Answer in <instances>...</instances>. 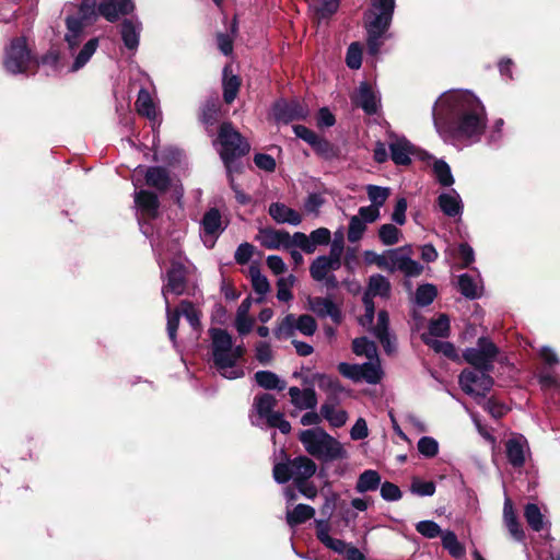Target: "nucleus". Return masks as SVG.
<instances>
[{
    "label": "nucleus",
    "instance_id": "nucleus-1",
    "mask_svg": "<svg viewBox=\"0 0 560 560\" xmlns=\"http://www.w3.org/2000/svg\"><path fill=\"white\" fill-rule=\"evenodd\" d=\"M436 132L453 145H471L481 140L487 127V113L481 101L467 90L441 94L432 108Z\"/></svg>",
    "mask_w": 560,
    "mask_h": 560
},
{
    "label": "nucleus",
    "instance_id": "nucleus-2",
    "mask_svg": "<svg viewBox=\"0 0 560 560\" xmlns=\"http://www.w3.org/2000/svg\"><path fill=\"white\" fill-rule=\"evenodd\" d=\"M91 0H88L80 11H68L65 18L66 32L63 40L69 56L73 59L70 72L83 69L100 46V38L91 34L95 24V14Z\"/></svg>",
    "mask_w": 560,
    "mask_h": 560
},
{
    "label": "nucleus",
    "instance_id": "nucleus-3",
    "mask_svg": "<svg viewBox=\"0 0 560 560\" xmlns=\"http://www.w3.org/2000/svg\"><path fill=\"white\" fill-rule=\"evenodd\" d=\"M212 360L218 372L228 380H236L244 376V369L238 365L245 349L242 345L234 346L232 336L224 329L211 328Z\"/></svg>",
    "mask_w": 560,
    "mask_h": 560
},
{
    "label": "nucleus",
    "instance_id": "nucleus-4",
    "mask_svg": "<svg viewBox=\"0 0 560 560\" xmlns=\"http://www.w3.org/2000/svg\"><path fill=\"white\" fill-rule=\"evenodd\" d=\"M396 2L395 0H371V9L366 13L368 51L376 56L390 26Z\"/></svg>",
    "mask_w": 560,
    "mask_h": 560
},
{
    "label": "nucleus",
    "instance_id": "nucleus-5",
    "mask_svg": "<svg viewBox=\"0 0 560 560\" xmlns=\"http://www.w3.org/2000/svg\"><path fill=\"white\" fill-rule=\"evenodd\" d=\"M299 440L311 456L322 462L328 463L348 457L343 445L319 427L301 431Z\"/></svg>",
    "mask_w": 560,
    "mask_h": 560
},
{
    "label": "nucleus",
    "instance_id": "nucleus-6",
    "mask_svg": "<svg viewBox=\"0 0 560 560\" xmlns=\"http://www.w3.org/2000/svg\"><path fill=\"white\" fill-rule=\"evenodd\" d=\"M218 152L225 166L228 177L241 173L240 159L249 152V143L236 131L230 122H223L218 136Z\"/></svg>",
    "mask_w": 560,
    "mask_h": 560
},
{
    "label": "nucleus",
    "instance_id": "nucleus-7",
    "mask_svg": "<svg viewBox=\"0 0 560 560\" xmlns=\"http://www.w3.org/2000/svg\"><path fill=\"white\" fill-rule=\"evenodd\" d=\"M187 267L179 260L174 259L171 268L167 270L165 279L166 282L162 288V295L165 301V308L167 315V334L168 338L176 345V332L179 324V313L171 314V303L168 300L170 294L182 295L186 291L187 285Z\"/></svg>",
    "mask_w": 560,
    "mask_h": 560
},
{
    "label": "nucleus",
    "instance_id": "nucleus-8",
    "mask_svg": "<svg viewBox=\"0 0 560 560\" xmlns=\"http://www.w3.org/2000/svg\"><path fill=\"white\" fill-rule=\"evenodd\" d=\"M317 466L307 456H298L285 463H278L273 466V478L278 483H285L293 480L295 485L306 482L316 472Z\"/></svg>",
    "mask_w": 560,
    "mask_h": 560
},
{
    "label": "nucleus",
    "instance_id": "nucleus-9",
    "mask_svg": "<svg viewBox=\"0 0 560 560\" xmlns=\"http://www.w3.org/2000/svg\"><path fill=\"white\" fill-rule=\"evenodd\" d=\"M34 63L25 37L11 39L4 49L3 66L12 74L25 73Z\"/></svg>",
    "mask_w": 560,
    "mask_h": 560
},
{
    "label": "nucleus",
    "instance_id": "nucleus-10",
    "mask_svg": "<svg viewBox=\"0 0 560 560\" xmlns=\"http://www.w3.org/2000/svg\"><path fill=\"white\" fill-rule=\"evenodd\" d=\"M491 371L486 370H464L458 376L460 388L469 396L474 397L477 402L485 399L493 386V378L490 376Z\"/></svg>",
    "mask_w": 560,
    "mask_h": 560
},
{
    "label": "nucleus",
    "instance_id": "nucleus-11",
    "mask_svg": "<svg viewBox=\"0 0 560 560\" xmlns=\"http://www.w3.org/2000/svg\"><path fill=\"white\" fill-rule=\"evenodd\" d=\"M88 0H82L78 7H72V11H80ZM95 14V22L98 16H103L108 22H116L120 15L133 13L136 4L132 0H91L90 3Z\"/></svg>",
    "mask_w": 560,
    "mask_h": 560
},
{
    "label": "nucleus",
    "instance_id": "nucleus-12",
    "mask_svg": "<svg viewBox=\"0 0 560 560\" xmlns=\"http://www.w3.org/2000/svg\"><path fill=\"white\" fill-rule=\"evenodd\" d=\"M498 354L499 348L489 338L480 337L476 347L464 350L463 358L475 369L492 371Z\"/></svg>",
    "mask_w": 560,
    "mask_h": 560
},
{
    "label": "nucleus",
    "instance_id": "nucleus-13",
    "mask_svg": "<svg viewBox=\"0 0 560 560\" xmlns=\"http://www.w3.org/2000/svg\"><path fill=\"white\" fill-rule=\"evenodd\" d=\"M412 247L410 245L400 246L394 249H387L386 271H400L406 277H418L423 270V266L411 258Z\"/></svg>",
    "mask_w": 560,
    "mask_h": 560
},
{
    "label": "nucleus",
    "instance_id": "nucleus-14",
    "mask_svg": "<svg viewBox=\"0 0 560 560\" xmlns=\"http://www.w3.org/2000/svg\"><path fill=\"white\" fill-rule=\"evenodd\" d=\"M135 203L141 212V218L138 219L141 232L148 237L151 234V225L145 223L143 218L154 219L159 212L158 196L148 190H139L135 194Z\"/></svg>",
    "mask_w": 560,
    "mask_h": 560
},
{
    "label": "nucleus",
    "instance_id": "nucleus-15",
    "mask_svg": "<svg viewBox=\"0 0 560 560\" xmlns=\"http://www.w3.org/2000/svg\"><path fill=\"white\" fill-rule=\"evenodd\" d=\"M351 101L355 106L362 108L366 115L377 114L381 107V95L378 91L374 90L365 81L360 83L351 96Z\"/></svg>",
    "mask_w": 560,
    "mask_h": 560
},
{
    "label": "nucleus",
    "instance_id": "nucleus-16",
    "mask_svg": "<svg viewBox=\"0 0 560 560\" xmlns=\"http://www.w3.org/2000/svg\"><path fill=\"white\" fill-rule=\"evenodd\" d=\"M224 231L222 217L217 208L209 209L201 220L200 236L208 247H212L218 236Z\"/></svg>",
    "mask_w": 560,
    "mask_h": 560
},
{
    "label": "nucleus",
    "instance_id": "nucleus-17",
    "mask_svg": "<svg viewBox=\"0 0 560 560\" xmlns=\"http://www.w3.org/2000/svg\"><path fill=\"white\" fill-rule=\"evenodd\" d=\"M308 108L298 100L291 102L278 101L273 105V116L277 121L290 122L293 120L305 119L308 116Z\"/></svg>",
    "mask_w": 560,
    "mask_h": 560
},
{
    "label": "nucleus",
    "instance_id": "nucleus-18",
    "mask_svg": "<svg viewBox=\"0 0 560 560\" xmlns=\"http://www.w3.org/2000/svg\"><path fill=\"white\" fill-rule=\"evenodd\" d=\"M307 308L320 318L330 317L336 324L341 322V311L330 298L308 296Z\"/></svg>",
    "mask_w": 560,
    "mask_h": 560
},
{
    "label": "nucleus",
    "instance_id": "nucleus-19",
    "mask_svg": "<svg viewBox=\"0 0 560 560\" xmlns=\"http://www.w3.org/2000/svg\"><path fill=\"white\" fill-rule=\"evenodd\" d=\"M440 210L450 218H460L464 210V203L456 189L450 188L441 192L436 198Z\"/></svg>",
    "mask_w": 560,
    "mask_h": 560
},
{
    "label": "nucleus",
    "instance_id": "nucleus-20",
    "mask_svg": "<svg viewBox=\"0 0 560 560\" xmlns=\"http://www.w3.org/2000/svg\"><path fill=\"white\" fill-rule=\"evenodd\" d=\"M388 149L390 158L396 165L407 166L411 163L413 145L406 138L392 136Z\"/></svg>",
    "mask_w": 560,
    "mask_h": 560
},
{
    "label": "nucleus",
    "instance_id": "nucleus-21",
    "mask_svg": "<svg viewBox=\"0 0 560 560\" xmlns=\"http://www.w3.org/2000/svg\"><path fill=\"white\" fill-rule=\"evenodd\" d=\"M256 240L267 249H289V232L284 230L260 229Z\"/></svg>",
    "mask_w": 560,
    "mask_h": 560
},
{
    "label": "nucleus",
    "instance_id": "nucleus-22",
    "mask_svg": "<svg viewBox=\"0 0 560 560\" xmlns=\"http://www.w3.org/2000/svg\"><path fill=\"white\" fill-rule=\"evenodd\" d=\"M142 22L137 16L125 19L120 24V36L125 47L129 50H137L140 43Z\"/></svg>",
    "mask_w": 560,
    "mask_h": 560
},
{
    "label": "nucleus",
    "instance_id": "nucleus-23",
    "mask_svg": "<svg viewBox=\"0 0 560 560\" xmlns=\"http://www.w3.org/2000/svg\"><path fill=\"white\" fill-rule=\"evenodd\" d=\"M505 453L509 463L513 467H522L525 464L526 455L528 453L527 441L523 435L509 439L505 444Z\"/></svg>",
    "mask_w": 560,
    "mask_h": 560
},
{
    "label": "nucleus",
    "instance_id": "nucleus-24",
    "mask_svg": "<svg viewBox=\"0 0 560 560\" xmlns=\"http://www.w3.org/2000/svg\"><path fill=\"white\" fill-rule=\"evenodd\" d=\"M289 395L292 405L299 410H315L317 406V395L314 388L307 387L300 389L296 386L289 388Z\"/></svg>",
    "mask_w": 560,
    "mask_h": 560
},
{
    "label": "nucleus",
    "instance_id": "nucleus-25",
    "mask_svg": "<svg viewBox=\"0 0 560 560\" xmlns=\"http://www.w3.org/2000/svg\"><path fill=\"white\" fill-rule=\"evenodd\" d=\"M288 330L296 329L305 336H313L317 330L316 320L307 314L295 317L293 314H288L282 320V327Z\"/></svg>",
    "mask_w": 560,
    "mask_h": 560
},
{
    "label": "nucleus",
    "instance_id": "nucleus-26",
    "mask_svg": "<svg viewBox=\"0 0 560 560\" xmlns=\"http://www.w3.org/2000/svg\"><path fill=\"white\" fill-rule=\"evenodd\" d=\"M269 215L277 223H288L291 225H299L302 221V218L298 211L292 208H289L284 203L281 202H272L269 206Z\"/></svg>",
    "mask_w": 560,
    "mask_h": 560
},
{
    "label": "nucleus",
    "instance_id": "nucleus-27",
    "mask_svg": "<svg viewBox=\"0 0 560 560\" xmlns=\"http://www.w3.org/2000/svg\"><path fill=\"white\" fill-rule=\"evenodd\" d=\"M458 290L469 300H476L481 296L482 282L479 275L463 273L458 277Z\"/></svg>",
    "mask_w": 560,
    "mask_h": 560
},
{
    "label": "nucleus",
    "instance_id": "nucleus-28",
    "mask_svg": "<svg viewBox=\"0 0 560 560\" xmlns=\"http://www.w3.org/2000/svg\"><path fill=\"white\" fill-rule=\"evenodd\" d=\"M503 521H504V524H505L510 535L516 541H523L525 538V533L516 517L512 501L509 498H505V500H504Z\"/></svg>",
    "mask_w": 560,
    "mask_h": 560
},
{
    "label": "nucleus",
    "instance_id": "nucleus-29",
    "mask_svg": "<svg viewBox=\"0 0 560 560\" xmlns=\"http://www.w3.org/2000/svg\"><path fill=\"white\" fill-rule=\"evenodd\" d=\"M341 262H336L329 257L323 255L318 256L310 267L311 277L318 282H322L330 271L338 270Z\"/></svg>",
    "mask_w": 560,
    "mask_h": 560
},
{
    "label": "nucleus",
    "instance_id": "nucleus-30",
    "mask_svg": "<svg viewBox=\"0 0 560 560\" xmlns=\"http://www.w3.org/2000/svg\"><path fill=\"white\" fill-rule=\"evenodd\" d=\"M277 405V399L273 395L264 393L257 395L254 398L253 409L259 416V418L265 419L266 423L269 422L271 416H273L277 411H273V408Z\"/></svg>",
    "mask_w": 560,
    "mask_h": 560
},
{
    "label": "nucleus",
    "instance_id": "nucleus-31",
    "mask_svg": "<svg viewBox=\"0 0 560 560\" xmlns=\"http://www.w3.org/2000/svg\"><path fill=\"white\" fill-rule=\"evenodd\" d=\"M136 108L141 116H144L153 121L156 120L158 109L149 91L144 88L139 90L138 97L136 101Z\"/></svg>",
    "mask_w": 560,
    "mask_h": 560
},
{
    "label": "nucleus",
    "instance_id": "nucleus-32",
    "mask_svg": "<svg viewBox=\"0 0 560 560\" xmlns=\"http://www.w3.org/2000/svg\"><path fill=\"white\" fill-rule=\"evenodd\" d=\"M250 306L252 300L250 298H246L237 308L235 328L241 336L247 335L253 328L254 320L248 316Z\"/></svg>",
    "mask_w": 560,
    "mask_h": 560
},
{
    "label": "nucleus",
    "instance_id": "nucleus-33",
    "mask_svg": "<svg viewBox=\"0 0 560 560\" xmlns=\"http://www.w3.org/2000/svg\"><path fill=\"white\" fill-rule=\"evenodd\" d=\"M381 481L382 478L378 471L374 469H366L359 475L355 483V491L358 493L375 491L381 486Z\"/></svg>",
    "mask_w": 560,
    "mask_h": 560
},
{
    "label": "nucleus",
    "instance_id": "nucleus-34",
    "mask_svg": "<svg viewBox=\"0 0 560 560\" xmlns=\"http://www.w3.org/2000/svg\"><path fill=\"white\" fill-rule=\"evenodd\" d=\"M145 182L149 186L164 191L170 186L168 172L161 166L148 167L145 172Z\"/></svg>",
    "mask_w": 560,
    "mask_h": 560
},
{
    "label": "nucleus",
    "instance_id": "nucleus-35",
    "mask_svg": "<svg viewBox=\"0 0 560 560\" xmlns=\"http://www.w3.org/2000/svg\"><path fill=\"white\" fill-rule=\"evenodd\" d=\"M320 415L330 425L335 428L342 427L348 419V413L343 409H336L334 402L326 401L320 407Z\"/></svg>",
    "mask_w": 560,
    "mask_h": 560
},
{
    "label": "nucleus",
    "instance_id": "nucleus-36",
    "mask_svg": "<svg viewBox=\"0 0 560 560\" xmlns=\"http://www.w3.org/2000/svg\"><path fill=\"white\" fill-rule=\"evenodd\" d=\"M383 377V371L378 358L361 364L360 382L364 381L368 384H377Z\"/></svg>",
    "mask_w": 560,
    "mask_h": 560
},
{
    "label": "nucleus",
    "instance_id": "nucleus-37",
    "mask_svg": "<svg viewBox=\"0 0 560 560\" xmlns=\"http://www.w3.org/2000/svg\"><path fill=\"white\" fill-rule=\"evenodd\" d=\"M252 287L259 295L257 302H261L270 290V284L266 276H264L258 266L252 265L248 269Z\"/></svg>",
    "mask_w": 560,
    "mask_h": 560
},
{
    "label": "nucleus",
    "instance_id": "nucleus-38",
    "mask_svg": "<svg viewBox=\"0 0 560 560\" xmlns=\"http://www.w3.org/2000/svg\"><path fill=\"white\" fill-rule=\"evenodd\" d=\"M366 293L373 296L388 298L390 294V282L383 275L376 273L369 278Z\"/></svg>",
    "mask_w": 560,
    "mask_h": 560
},
{
    "label": "nucleus",
    "instance_id": "nucleus-39",
    "mask_svg": "<svg viewBox=\"0 0 560 560\" xmlns=\"http://www.w3.org/2000/svg\"><path fill=\"white\" fill-rule=\"evenodd\" d=\"M241 81L237 75L232 74L229 67L223 69V98L231 104L237 96Z\"/></svg>",
    "mask_w": 560,
    "mask_h": 560
},
{
    "label": "nucleus",
    "instance_id": "nucleus-40",
    "mask_svg": "<svg viewBox=\"0 0 560 560\" xmlns=\"http://www.w3.org/2000/svg\"><path fill=\"white\" fill-rule=\"evenodd\" d=\"M254 377L258 386L265 389L283 390L287 386V383L271 371H257Z\"/></svg>",
    "mask_w": 560,
    "mask_h": 560
},
{
    "label": "nucleus",
    "instance_id": "nucleus-41",
    "mask_svg": "<svg viewBox=\"0 0 560 560\" xmlns=\"http://www.w3.org/2000/svg\"><path fill=\"white\" fill-rule=\"evenodd\" d=\"M432 171L436 182L441 186L451 188L454 185L455 179L451 167L443 159H434Z\"/></svg>",
    "mask_w": 560,
    "mask_h": 560
},
{
    "label": "nucleus",
    "instance_id": "nucleus-42",
    "mask_svg": "<svg viewBox=\"0 0 560 560\" xmlns=\"http://www.w3.org/2000/svg\"><path fill=\"white\" fill-rule=\"evenodd\" d=\"M315 515V509L307 504H298L292 511H288L285 518L287 523L294 527L299 524L305 523Z\"/></svg>",
    "mask_w": 560,
    "mask_h": 560
},
{
    "label": "nucleus",
    "instance_id": "nucleus-43",
    "mask_svg": "<svg viewBox=\"0 0 560 560\" xmlns=\"http://www.w3.org/2000/svg\"><path fill=\"white\" fill-rule=\"evenodd\" d=\"M524 517L528 524V526L534 532L542 530L545 526V515L542 514L540 508L535 503H527L524 506Z\"/></svg>",
    "mask_w": 560,
    "mask_h": 560
},
{
    "label": "nucleus",
    "instance_id": "nucleus-44",
    "mask_svg": "<svg viewBox=\"0 0 560 560\" xmlns=\"http://www.w3.org/2000/svg\"><path fill=\"white\" fill-rule=\"evenodd\" d=\"M421 339L427 346H429L435 352L442 353L446 358L455 359L457 357L454 345L448 341L438 340L435 338L427 336V334H422Z\"/></svg>",
    "mask_w": 560,
    "mask_h": 560
},
{
    "label": "nucleus",
    "instance_id": "nucleus-45",
    "mask_svg": "<svg viewBox=\"0 0 560 560\" xmlns=\"http://www.w3.org/2000/svg\"><path fill=\"white\" fill-rule=\"evenodd\" d=\"M442 546L454 558H462L465 555V547L458 541L452 530H445L441 537Z\"/></svg>",
    "mask_w": 560,
    "mask_h": 560
},
{
    "label": "nucleus",
    "instance_id": "nucleus-46",
    "mask_svg": "<svg viewBox=\"0 0 560 560\" xmlns=\"http://www.w3.org/2000/svg\"><path fill=\"white\" fill-rule=\"evenodd\" d=\"M450 335V318L445 314H441L438 318L429 323V332L427 336L432 338H446Z\"/></svg>",
    "mask_w": 560,
    "mask_h": 560
},
{
    "label": "nucleus",
    "instance_id": "nucleus-47",
    "mask_svg": "<svg viewBox=\"0 0 560 560\" xmlns=\"http://www.w3.org/2000/svg\"><path fill=\"white\" fill-rule=\"evenodd\" d=\"M401 231L394 224L386 223L380 226L378 237L383 245L392 246L399 242Z\"/></svg>",
    "mask_w": 560,
    "mask_h": 560
},
{
    "label": "nucleus",
    "instance_id": "nucleus-48",
    "mask_svg": "<svg viewBox=\"0 0 560 560\" xmlns=\"http://www.w3.org/2000/svg\"><path fill=\"white\" fill-rule=\"evenodd\" d=\"M352 350L357 355H365L369 359L376 358V347L366 337L355 338L352 341Z\"/></svg>",
    "mask_w": 560,
    "mask_h": 560
},
{
    "label": "nucleus",
    "instance_id": "nucleus-49",
    "mask_svg": "<svg viewBox=\"0 0 560 560\" xmlns=\"http://www.w3.org/2000/svg\"><path fill=\"white\" fill-rule=\"evenodd\" d=\"M436 293V288L433 284L425 283L419 285L416 291L415 301L419 306H428L434 301Z\"/></svg>",
    "mask_w": 560,
    "mask_h": 560
},
{
    "label": "nucleus",
    "instance_id": "nucleus-50",
    "mask_svg": "<svg viewBox=\"0 0 560 560\" xmlns=\"http://www.w3.org/2000/svg\"><path fill=\"white\" fill-rule=\"evenodd\" d=\"M418 452L425 458H433L439 454V442L432 436H422L417 443Z\"/></svg>",
    "mask_w": 560,
    "mask_h": 560
},
{
    "label": "nucleus",
    "instance_id": "nucleus-51",
    "mask_svg": "<svg viewBox=\"0 0 560 560\" xmlns=\"http://www.w3.org/2000/svg\"><path fill=\"white\" fill-rule=\"evenodd\" d=\"M176 312L179 313V316L184 315L194 329L200 326L199 313L190 302L183 301L178 308L174 312L171 311V314H175Z\"/></svg>",
    "mask_w": 560,
    "mask_h": 560
},
{
    "label": "nucleus",
    "instance_id": "nucleus-52",
    "mask_svg": "<svg viewBox=\"0 0 560 560\" xmlns=\"http://www.w3.org/2000/svg\"><path fill=\"white\" fill-rule=\"evenodd\" d=\"M366 192H368L369 199L372 202V206L376 207L377 209H380L382 206H384L386 199L389 196L388 188L376 186V185H369L366 187Z\"/></svg>",
    "mask_w": 560,
    "mask_h": 560
},
{
    "label": "nucleus",
    "instance_id": "nucleus-53",
    "mask_svg": "<svg viewBox=\"0 0 560 560\" xmlns=\"http://www.w3.org/2000/svg\"><path fill=\"white\" fill-rule=\"evenodd\" d=\"M365 230H366L365 222L361 218H359L357 215H352L350 218L349 226H348V241L351 243H355V242L360 241L362 238Z\"/></svg>",
    "mask_w": 560,
    "mask_h": 560
},
{
    "label": "nucleus",
    "instance_id": "nucleus-54",
    "mask_svg": "<svg viewBox=\"0 0 560 560\" xmlns=\"http://www.w3.org/2000/svg\"><path fill=\"white\" fill-rule=\"evenodd\" d=\"M416 530L425 538L433 539L438 536L442 537L444 533L440 525L434 521H420L416 524Z\"/></svg>",
    "mask_w": 560,
    "mask_h": 560
},
{
    "label": "nucleus",
    "instance_id": "nucleus-55",
    "mask_svg": "<svg viewBox=\"0 0 560 560\" xmlns=\"http://www.w3.org/2000/svg\"><path fill=\"white\" fill-rule=\"evenodd\" d=\"M293 246L301 248L306 254L314 253V246L310 235L307 236L302 232H295L293 235L289 234V249Z\"/></svg>",
    "mask_w": 560,
    "mask_h": 560
},
{
    "label": "nucleus",
    "instance_id": "nucleus-56",
    "mask_svg": "<svg viewBox=\"0 0 560 560\" xmlns=\"http://www.w3.org/2000/svg\"><path fill=\"white\" fill-rule=\"evenodd\" d=\"M294 282L295 277L293 275L282 277L277 281V298L279 301L288 302L292 299L290 288L294 284Z\"/></svg>",
    "mask_w": 560,
    "mask_h": 560
},
{
    "label": "nucleus",
    "instance_id": "nucleus-57",
    "mask_svg": "<svg viewBox=\"0 0 560 560\" xmlns=\"http://www.w3.org/2000/svg\"><path fill=\"white\" fill-rule=\"evenodd\" d=\"M346 63L350 69H360L362 65V47L359 43H352L348 47Z\"/></svg>",
    "mask_w": 560,
    "mask_h": 560
},
{
    "label": "nucleus",
    "instance_id": "nucleus-58",
    "mask_svg": "<svg viewBox=\"0 0 560 560\" xmlns=\"http://www.w3.org/2000/svg\"><path fill=\"white\" fill-rule=\"evenodd\" d=\"M410 491L419 497H431L435 492V483L433 481H423L413 478L410 485Z\"/></svg>",
    "mask_w": 560,
    "mask_h": 560
},
{
    "label": "nucleus",
    "instance_id": "nucleus-59",
    "mask_svg": "<svg viewBox=\"0 0 560 560\" xmlns=\"http://www.w3.org/2000/svg\"><path fill=\"white\" fill-rule=\"evenodd\" d=\"M380 492L383 500L387 502H395L401 499L402 492L399 487L393 482H381Z\"/></svg>",
    "mask_w": 560,
    "mask_h": 560
},
{
    "label": "nucleus",
    "instance_id": "nucleus-60",
    "mask_svg": "<svg viewBox=\"0 0 560 560\" xmlns=\"http://www.w3.org/2000/svg\"><path fill=\"white\" fill-rule=\"evenodd\" d=\"M387 250H384L382 254H377L374 250H364L363 252V260L366 265H375L380 269L386 270L387 267Z\"/></svg>",
    "mask_w": 560,
    "mask_h": 560
},
{
    "label": "nucleus",
    "instance_id": "nucleus-61",
    "mask_svg": "<svg viewBox=\"0 0 560 560\" xmlns=\"http://www.w3.org/2000/svg\"><path fill=\"white\" fill-rule=\"evenodd\" d=\"M312 148L318 155L326 160L332 159L336 155L332 144L322 137L316 139Z\"/></svg>",
    "mask_w": 560,
    "mask_h": 560
},
{
    "label": "nucleus",
    "instance_id": "nucleus-62",
    "mask_svg": "<svg viewBox=\"0 0 560 560\" xmlns=\"http://www.w3.org/2000/svg\"><path fill=\"white\" fill-rule=\"evenodd\" d=\"M219 112V105L215 100H209L206 102L201 109V119L206 125H212Z\"/></svg>",
    "mask_w": 560,
    "mask_h": 560
},
{
    "label": "nucleus",
    "instance_id": "nucleus-63",
    "mask_svg": "<svg viewBox=\"0 0 560 560\" xmlns=\"http://www.w3.org/2000/svg\"><path fill=\"white\" fill-rule=\"evenodd\" d=\"M340 0H317L315 10L320 18H328L337 12Z\"/></svg>",
    "mask_w": 560,
    "mask_h": 560
},
{
    "label": "nucleus",
    "instance_id": "nucleus-64",
    "mask_svg": "<svg viewBox=\"0 0 560 560\" xmlns=\"http://www.w3.org/2000/svg\"><path fill=\"white\" fill-rule=\"evenodd\" d=\"M539 384L542 389H553L560 393V382L551 372L544 370L538 375Z\"/></svg>",
    "mask_w": 560,
    "mask_h": 560
}]
</instances>
